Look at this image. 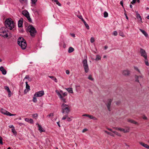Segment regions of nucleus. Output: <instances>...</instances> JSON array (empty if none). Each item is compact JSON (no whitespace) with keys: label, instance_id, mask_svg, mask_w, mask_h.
Listing matches in <instances>:
<instances>
[{"label":"nucleus","instance_id":"nucleus-32","mask_svg":"<svg viewBox=\"0 0 149 149\" xmlns=\"http://www.w3.org/2000/svg\"><path fill=\"white\" fill-rule=\"evenodd\" d=\"M7 111L5 110H4L3 109H1V112L3 114H4L5 115V114L6 113V111Z\"/></svg>","mask_w":149,"mask_h":149},{"label":"nucleus","instance_id":"nucleus-51","mask_svg":"<svg viewBox=\"0 0 149 149\" xmlns=\"http://www.w3.org/2000/svg\"><path fill=\"white\" fill-rule=\"evenodd\" d=\"M120 4L123 7V1H120Z\"/></svg>","mask_w":149,"mask_h":149},{"label":"nucleus","instance_id":"nucleus-11","mask_svg":"<svg viewBox=\"0 0 149 149\" xmlns=\"http://www.w3.org/2000/svg\"><path fill=\"white\" fill-rule=\"evenodd\" d=\"M136 17L137 19L139 21H140L142 23V18L141 17L140 15V14L138 12H136Z\"/></svg>","mask_w":149,"mask_h":149},{"label":"nucleus","instance_id":"nucleus-29","mask_svg":"<svg viewBox=\"0 0 149 149\" xmlns=\"http://www.w3.org/2000/svg\"><path fill=\"white\" fill-rule=\"evenodd\" d=\"M139 76L136 75L135 76V81L137 82H139V81L138 79L139 78Z\"/></svg>","mask_w":149,"mask_h":149},{"label":"nucleus","instance_id":"nucleus-7","mask_svg":"<svg viewBox=\"0 0 149 149\" xmlns=\"http://www.w3.org/2000/svg\"><path fill=\"white\" fill-rule=\"evenodd\" d=\"M140 53L141 54V56L143 57L145 60H147V55L145 51L141 48H140Z\"/></svg>","mask_w":149,"mask_h":149},{"label":"nucleus","instance_id":"nucleus-39","mask_svg":"<svg viewBox=\"0 0 149 149\" xmlns=\"http://www.w3.org/2000/svg\"><path fill=\"white\" fill-rule=\"evenodd\" d=\"M1 71L2 72V74H3V75L6 74V72H6V70H5V69L3 70H2Z\"/></svg>","mask_w":149,"mask_h":149},{"label":"nucleus","instance_id":"nucleus-52","mask_svg":"<svg viewBox=\"0 0 149 149\" xmlns=\"http://www.w3.org/2000/svg\"><path fill=\"white\" fill-rule=\"evenodd\" d=\"M12 131L14 133V134H15V133H16V131L15 129H12Z\"/></svg>","mask_w":149,"mask_h":149},{"label":"nucleus","instance_id":"nucleus-16","mask_svg":"<svg viewBox=\"0 0 149 149\" xmlns=\"http://www.w3.org/2000/svg\"><path fill=\"white\" fill-rule=\"evenodd\" d=\"M128 121L129 122H130V123L134 124L137 125H139L138 123L136 122L135 121L130 119H129L128 120Z\"/></svg>","mask_w":149,"mask_h":149},{"label":"nucleus","instance_id":"nucleus-12","mask_svg":"<svg viewBox=\"0 0 149 149\" xmlns=\"http://www.w3.org/2000/svg\"><path fill=\"white\" fill-rule=\"evenodd\" d=\"M38 130L41 133L42 132H44L45 131V130L42 128L41 126L38 124Z\"/></svg>","mask_w":149,"mask_h":149},{"label":"nucleus","instance_id":"nucleus-8","mask_svg":"<svg viewBox=\"0 0 149 149\" xmlns=\"http://www.w3.org/2000/svg\"><path fill=\"white\" fill-rule=\"evenodd\" d=\"M22 49H26L27 46V44L26 40L24 39V40H22L21 42L20 43L19 45Z\"/></svg>","mask_w":149,"mask_h":149},{"label":"nucleus","instance_id":"nucleus-56","mask_svg":"<svg viewBox=\"0 0 149 149\" xmlns=\"http://www.w3.org/2000/svg\"><path fill=\"white\" fill-rule=\"evenodd\" d=\"M88 130V129L86 128H85L82 131V132H84Z\"/></svg>","mask_w":149,"mask_h":149},{"label":"nucleus","instance_id":"nucleus-40","mask_svg":"<svg viewBox=\"0 0 149 149\" xmlns=\"http://www.w3.org/2000/svg\"><path fill=\"white\" fill-rule=\"evenodd\" d=\"M32 116L33 118H36L38 117V115L37 113L34 114H33Z\"/></svg>","mask_w":149,"mask_h":149},{"label":"nucleus","instance_id":"nucleus-60","mask_svg":"<svg viewBox=\"0 0 149 149\" xmlns=\"http://www.w3.org/2000/svg\"><path fill=\"white\" fill-rule=\"evenodd\" d=\"M77 16L78 17H79L80 19H83L82 17V16H81V15H79V16L77 15Z\"/></svg>","mask_w":149,"mask_h":149},{"label":"nucleus","instance_id":"nucleus-22","mask_svg":"<svg viewBox=\"0 0 149 149\" xmlns=\"http://www.w3.org/2000/svg\"><path fill=\"white\" fill-rule=\"evenodd\" d=\"M74 51V49L72 47H69L68 52L69 53H71L72 52H73Z\"/></svg>","mask_w":149,"mask_h":149},{"label":"nucleus","instance_id":"nucleus-25","mask_svg":"<svg viewBox=\"0 0 149 149\" xmlns=\"http://www.w3.org/2000/svg\"><path fill=\"white\" fill-rule=\"evenodd\" d=\"M26 89H28L29 90H30V86L28 84L27 81L26 82Z\"/></svg>","mask_w":149,"mask_h":149},{"label":"nucleus","instance_id":"nucleus-1","mask_svg":"<svg viewBox=\"0 0 149 149\" xmlns=\"http://www.w3.org/2000/svg\"><path fill=\"white\" fill-rule=\"evenodd\" d=\"M5 26L6 28L12 30L14 27L15 23L10 18H8L6 20L5 22Z\"/></svg>","mask_w":149,"mask_h":149},{"label":"nucleus","instance_id":"nucleus-14","mask_svg":"<svg viewBox=\"0 0 149 149\" xmlns=\"http://www.w3.org/2000/svg\"><path fill=\"white\" fill-rule=\"evenodd\" d=\"M123 74L124 75L126 76L130 74V72L127 70H125L123 71Z\"/></svg>","mask_w":149,"mask_h":149},{"label":"nucleus","instance_id":"nucleus-50","mask_svg":"<svg viewBox=\"0 0 149 149\" xmlns=\"http://www.w3.org/2000/svg\"><path fill=\"white\" fill-rule=\"evenodd\" d=\"M56 4H57L58 6H61V3L58 2V1H57V2H56Z\"/></svg>","mask_w":149,"mask_h":149},{"label":"nucleus","instance_id":"nucleus-58","mask_svg":"<svg viewBox=\"0 0 149 149\" xmlns=\"http://www.w3.org/2000/svg\"><path fill=\"white\" fill-rule=\"evenodd\" d=\"M4 68L3 66H1L0 67V70L1 71H2V70H4Z\"/></svg>","mask_w":149,"mask_h":149},{"label":"nucleus","instance_id":"nucleus-23","mask_svg":"<svg viewBox=\"0 0 149 149\" xmlns=\"http://www.w3.org/2000/svg\"><path fill=\"white\" fill-rule=\"evenodd\" d=\"M140 31L145 36L147 37L148 36L147 33L141 29H139Z\"/></svg>","mask_w":149,"mask_h":149},{"label":"nucleus","instance_id":"nucleus-6","mask_svg":"<svg viewBox=\"0 0 149 149\" xmlns=\"http://www.w3.org/2000/svg\"><path fill=\"white\" fill-rule=\"evenodd\" d=\"M82 63L85 72L87 73L89 71V69L87 60L86 59L82 61Z\"/></svg>","mask_w":149,"mask_h":149},{"label":"nucleus","instance_id":"nucleus-38","mask_svg":"<svg viewBox=\"0 0 149 149\" xmlns=\"http://www.w3.org/2000/svg\"><path fill=\"white\" fill-rule=\"evenodd\" d=\"M54 114L53 113H51L47 116V117L49 118L50 117H52L54 116Z\"/></svg>","mask_w":149,"mask_h":149},{"label":"nucleus","instance_id":"nucleus-5","mask_svg":"<svg viewBox=\"0 0 149 149\" xmlns=\"http://www.w3.org/2000/svg\"><path fill=\"white\" fill-rule=\"evenodd\" d=\"M0 36L4 38L8 37L7 29L5 27H2L0 29Z\"/></svg>","mask_w":149,"mask_h":149},{"label":"nucleus","instance_id":"nucleus-33","mask_svg":"<svg viewBox=\"0 0 149 149\" xmlns=\"http://www.w3.org/2000/svg\"><path fill=\"white\" fill-rule=\"evenodd\" d=\"M65 114V115L62 118V120H65L68 117V114Z\"/></svg>","mask_w":149,"mask_h":149},{"label":"nucleus","instance_id":"nucleus-43","mask_svg":"<svg viewBox=\"0 0 149 149\" xmlns=\"http://www.w3.org/2000/svg\"><path fill=\"white\" fill-rule=\"evenodd\" d=\"M119 35L120 36L123 37L124 36L123 33L122 31H120L119 33Z\"/></svg>","mask_w":149,"mask_h":149},{"label":"nucleus","instance_id":"nucleus-2","mask_svg":"<svg viewBox=\"0 0 149 149\" xmlns=\"http://www.w3.org/2000/svg\"><path fill=\"white\" fill-rule=\"evenodd\" d=\"M56 92L61 100L65 103L66 102V99L64 97L67 95V93L65 92L63 93L62 90H60L59 92L57 90L56 91Z\"/></svg>","mask_w":149,"mask_h":149},{"label":"nucleus","instance_id":"nucleus-63","mask_svg":"<svg viewBox=\"0 0 149 149\" xmlns=\"http://www.w3.org/2000/svg\"><path fill=\"white\" fill-rule=\"evenodd\" d=\"M93 116H91V115H88V117L89 118H90V119H92V117Z\"/></svg>","mask_w":149,"mask_h":149},{"label":"nucleus","instance_id":"nucleus-27","mask_svg":"<svg viewBox=\"0 0 149 149\" xmlns=\"http://www.w3.org/2000/svg\"><path fill=\"white\" fill-rule=\"evenodd\" d=\"M5 115H7L9 116H12L14 115V114L11 113L7 111H6V113L5 114Z\"/></svg>","mask_w":149,"mask_h":149},{"label":"nucleus","instance_id":"nucleus-53","mask_svg":"<svg viewBox=\"0 0 149 149\" xmlns=\"http://www.w3.org/2000/svg\"><path fill=\"white\" fill-rule=\"evenodd\" d=\"M67 120L68 121H70L72 120V119L68 117L67 118Z\"/></svg>","mask_w":149,"mask_h":149},{"label":"nucleus","instance_id":"nucleus-34","mask_svg":"<svg viewBox=\"0 0 149 149\" xmlns=\"http://www.w3.org/2000/svg\"><path fill=\"white\" fill-rule=\"evenodd\" d=\"M26 17L27 18V19L28 20L29 22H32V20L30 17L29 15L28 17Z\"/></svg>","mask_w":149,"mask_h":149},{"label":"nucleus","instance_id":"nucleus-57","mask_svg":"<svg viewBox=\"0 0 149 149\" xmlns=\"http://www.w3.org/2000/svg\"><path fill=\"white\" fill-rule=\"evenodd\" d=\"M120 103V101H118L116 102V104L117 105H118Z\"/></svg>","mask_w":149,"mask_h":149},{"label":"nucleus","instance_id":"nucleus-47","mask_svg":"<svg viewBox=\"0 0 149 149\" xmlns=\"http://www.w3.org/2000/svg\"><path fill=\"white\" fill-rule=\"evenodd\" d=\"M31 1L32 3L35 4L37 2V0H31Z\"/></svg>","mask_w":149,"mask_h":149},{"label":"nucleus","instance_id":"nucleus-26","mask_svg":"<svg viewBox=\"0 0 149 149\" xmlns=\"http://www.w3.org/2000/svg\"><path fill=\"white\" fill-rule=\"evenodd\" d=\"M19 2L22 3H27V0H19Z\"/></svg>","mask_w":149,"mask_h":149},{"label":"nucleus","instance_id":"nucleus-20","mask_svg":"<svg viewBox=\"0 0 149 149\" xmlns=\"http://www.w3.org/2000/svg\"><path fill=\"white\" fill-rule=\"evenodd\" d=\"M82 21L84 23L85 26L86 27V28L87 29H89V27L88 24L86 23V22L84 21V20L83 19H82Z\"/></svg>","mask_w":149,"mask_h":149},{"label":"nucleus","instance_id":"nucleus-36","mask_svg":"<svg viewBox=\"0 0 149 149\" xmlns=\"http://www.w3.org/2000/svg\"><path fill=\"white\" fill-rule=\"evenodd\" d=\"M88 79H89V80H91V81H93L94 80L93 78L92 77V76L91 75H89Z\"/></svg>","mask_w":149,"mask_h":149},{"label":"nucleus","instance_id":"nucleus-35","mask_svg":"<svg viewBox=\"0 0 149 149\" xmlns=\"http://www.w3.org/2000/svg\"><path fill=\"white\" fill-rule=\"evenodd\" d=\"M139 143L140 144H141V146H143L145 147L146 146L147 144H146L145 143H144L142 142H140Z\"/></svg>","mask_w":149,"mask_h":149},{"label":"nucleus","instance_id":"nucleus-10","mask_svg":"<svg viewBox=\"0 0 149 149\" xmlns=\"http://www.w3.org/2000/svg\"><path fill=\"white\" fill-rule=\"evenodd\" d=\"M44 94V91H41L36 93L34 94V96L36 97H40L42 96Z\"/></svg>","mask_w":149,"mask_h":149},{"label":"nucleus","instance_id":"nucleus-41","mask_svg":"<svg viewBox=\"0 0 149 149\" xmlns=\"http://www.w3.org/2000/svg\"><path fill=\"white\" fill-rule=\"evenodd\" d=\"M3 139L0 136V144L1 145H3V143L2 141Z\"/></svg>","mask_w":149,"mask_h":149},{"label":"nucleus","instance_id":"nucleus-42","mask_svg":"<svg viewBox=\"0 0 149 149\" xmlns=\"http://www.w3.org/2000/svg\"><path fill=\"white\" fill-rule=\"evenodd\" d=\"M104 132L110 135L111 136H113V134L109 132L106 130L104 131Z\"/></svg>","mask_w":149,"mask_h":149},{"label":"nucleus","instance_id":"nucleus-19","mask_svg":"<svg viewBox=\"0 0 149 149\" xmlns=\"http://www.w3.org/2000/svg\"><path fill=\"white\" fill-rule=\"evenodd\" d=\"M66 90L68 92L71 93H73V91L72 90V88H65Z\"/></svg>","mask_w":149,"mask_h":149},{"label":"nucleus","instance_id":"nucleus-3","mask_svg":"<svg viewBox=\"0 0 149 149\" xmlns=\"http://www.w3.org/2000/svg\"><path fill=\"white\" fill-rule=\"evenodd\" d=\"M28 28L31 36L32 37H34L37 32L35 28L32 25H29Z\"/></svg>","mask_w":149,"mask_h":149},{"label":"nucleus","instance_id":"nucleus-37","mask_svg":"<svg viewBox=\"0 0 149 149\" xmlns=\"http://www.w3.org/2000/svg\"><path fill=\"white\" fill-rule=\"evenodd\" d=\"M36 97L34 96L33 98V101L34 102H37V99L36 98Z\"/></svg>","mask_w":149,"mask_h":149},{"label":"nucleus","instance_id":"nucleus-62","mask_svg":"<svg viewBox=\"0 0 149 149\" xmlns=\"http://www.w3.org/2000/svg\"><path fill=\"white\" fill-rule=\"evenodd\" d=\"M91 119H93L95 120H97V118H95V117H93V116H92Z\"/></svg>","mask_w":149,"mask_h":149},{"label":"nucleus","instance_id":"nucleus-18","mask_svg":"<svg viewBox=\"0 0 149 149\" xmlns=\"http://www.w3.org/2000/svg\"><path fill=\"white\" fill-rule=\"evenodd\" d=\"M22 40H24V38L22 37H19L17 40V43L19 45L20 43L21 42Z\"/></svg>","mask_w":149,"mask_h":149},{"label":"nucleus","instance_id":"nucleus-30","mask_svg":"<svg viewBox=\"0 0 149 149\" xmlns=\"http://www.w3.org/2000/svg\"><path fill=\"white\" fill-rule=\"evenodd\" d=\"M137 1V2L138 3H139L140 0H133L131 2V3L132 4H133L136 3V1Z\"/></svg>","mask_w":149,"mask_h":149},{"label":"nucleus","instance_id":"nucleus-21","mask_svg":"<svg viewBox=\"0 0 149 149\" xmlns=\"http://www.w3.org/2000/svg\"><path fill=\"white\" fill-rule=\"evenodd\" d=\"M113 128L116 130H119L120 131L123 132V131H124V129L120 127H114Z\"/></svg>","mask_w":149,"mask_h":149},{"label":"nucleus","instance_id":"nucleus-54","mask_svg":"<svg viewBox=\"0 0 149 149\" xmlns=\"http://www.w3.org/2000/svg\"><path fill=\"white\" fill-rule=\"evenodd\" d=\"M29 79V75H26L25 77V78H24V79Z\"/></svg>","mask_w":149,"mask_h":149},{"label":"nucleus","instance_id":"nucleus-48","mask_svg":"<svg viewBox=\"0 0 149 149\" xmlns=\"http://www.w3.org/2000/svg\"><path fill=\"white\" fill-rule=\"evenodd\" d=\"M31 123H33V120L32 119H30L29 120V122Z\"/></svg>","mask_w":149,"mask_h":149},{"label":"nucleus","instance_id":"nucleus-13","mask_svg":"<svg viewBox=\"0 0 149 149\" xmlns=\"http://www.w3.org/2000/svg\"><path fill=\"white\" fill-rule=\"evenodd\" d=\"M5 89L8 92V96L9 97L11 96L10 93L11 92L10 91L9 87L7 86H6L4 87Z\"/></svg>","mask_w":149,"mask_h":149},{"label":"nucleus","instance_id":"nucleus-59","mask_svg":"<svg viewBox=\"0 0 149 149\" xmlns=\"http://www.w3.org/2000/svg\"><path fill=\"white\" fill-rule=\"evenodd\" d=\"M129 130H125L124 129V131H123V132L124 133H127V132H129Z\"/></svg>","mask_w":149,"mask_h":149},{"label":"nucleus","instance_id":"nucleus-55","mask_svg":"<svg viewBox=\"0 0 149 149\" xmlns=\"http://www.w3.org/2000/svg\"><path fill=\"white\" fill-rule=\"evenodd\" d=\"M142 118L143 119H145V120H147L148 119L147 118L146 116L145 115H144L143 116Z\"/></svg>","mask_w":149,"mask_h":149},{"label":"nucleus","instance_id":"nucleus-46","mask_svg":"<svg viewBox=\"0 0 149 149\" xmlns=\"http://www.w3.org/2000/svg\"><path fill=\"white\" fill-rule=\"evenodd\" d=\"M113 34L114 36H116L117 35V32L116 31H115L113 32Z\"/></svg>","mask_w":149,"mask_h":149},{"label":"nucleus","instance_id":"nucleus-28","mask_svg":"<svg viewBox=\"0 0 149 149\" xmlns=\"http://www.w3.org/2000/svg\"><path fill=\"white\" fill-rule=\"evenodd\" d=\"M101 57L99 55H97L96 56V58L95 59L96 61H99L101 60Z\"/></svg>","mask_w":149,"mask_h":149},{"label":"nucleus","instance_id":"nucleus-15","mask_svg":"<svg viewBox=\"0 0 149 149\" xmlns=\"http://www.w3.org/2000/svg\"><path fill=\"white\" fill-rule=\"evenodd\" d=\"M22 13L26 17H28L29 15V13L27 11H23Z\"/></svg>","mask_w":149,"mask_h":149},{"label":"nucleus","instance_id":"nucleus-24","mask_svg":"<svg viewBox=\"0 0 149 149\" xmlns=\"http://www.w3.org/2000/svg\"><path fill=\"white\" fill-rule=\"evenodd\" d=\"M49 77L52 79V80H54L56 82H57V79L54 76H49Z\"/></svg>","mask_w":149,"mask_h":149},{"label":"nucleus","instance_id":"nucleus-9","mask_svg":"<svg viewBox=\"0 0 149 149\" xmlns=\"http://www.w3.org/2000/svg\"><path fill=\"white\" fill-rule=\"evenodd\" d=\"M113 101L112 99H108L106 103V106L108 109L109 111H111L110 106L111 104V102Z\"/></svg>","mask_w":149,"mask_h":149},{"label":"nucleus","instance_id":"nucleus-44","mask_svg":"<svg viewBox=\"0 0 149 149\" xmlns=\"http://www.w3.org/2000/svg\"><path fill=\"white\" fill-rule=\"evenodd\" d=\"M95 41L94 38L93 37H91L90 39V41L91 43Z\"/></svg>","mask_w":149,"mask_h":149},{"label":"nucleus","instance_id":"nucleus-4","mask_svg":"<svg viewBox=\"0 0 149 149\" xmlns=\"http://www.w3.org/2000/svg\"><path fill=\"white\" fill-rule=\"evenodd\" d=\"M62 112L63 113H68L70 111V108L67 105L64 104H63L61 105Z\"/></svg>","mask_w":149,"mask_h":149},{"label":"nucleus","instance_id":"nucleus-31","mask_svg":"<svg viewBox=\"0 0 149 149\" xmlns=\"http://www.w3.org/2000/svg\"><path fill=\"white\" fill-rule=\"evenodd\" d=\"M108 13L106 11L104 12V17H108Z\"/></svg>","mask_w":149,"mask_h":149},{"label":"nucleus","instance_id":"nucleus-61","mask_svg":"<svg viewBox=\"0 0 149 149\" xmlns=\"http://www.w3.org/2000/svg\"><path fill=\"white\" fill-rule=\"evenodd\" d=\"M124 14H125V16L126 19H127V20H128V17L127 16V14L126 13H124Z\"/></svg>","mask_w":149,"mask_h":149},{"label":"nucleus","instance_id":"nucleus-49","mask_svg":"<svg viewBox=\"0 0 149 149\" xmlns=\"http://www.w3.org/2000/svg\"><path fill=\"white\" fill-rule=\"evenodd\" d=\"M29 90L26 89H25L24 91L25 94H26Z\"/></svg>","mask_w":149,"mask_h":149},{"label":"nucleus","instance_id":"nucleus-45","mask_svg":"<svg viewBox=\"0 0 149 149\" xmlns=\"http://www.w3.org/2000/svg\"><path fill=\"white\" fill-rule=\"evenodd\" d=\"M146 65L147 66H149V63L148 61L147 60H146L145 61Z\"/></svg>","mask_w":149,"mask_h":149},{"label":"nucleus","instance_id":"nucleus-17","mask_svg":"<svg viewBox=\"0 0 149 149\" xmlns=\"http://www.w3.org/2000/svg\"><path fill=\"white\" fill-rule=\"evenodd\" d=\"M23 22V21L21 20H19L18 21V26L19 27H20L22 26Z\"/></svg>","mask_w":149,"mask_h":149},{"label":"nucleus","instance_id":"nucleus-64","mask_svg":"<svg viewBox=\"0 0 149 149\" xmlns=\"http://www.w3.org/2000/svg\"><path fill=\"white\" fill-rule=\"evenodd\" d=\"M66 74H69L70 73L69 71L68 70H66Z\"/></svg>","mask_w":149,"mask_h":149}]
</instances>
